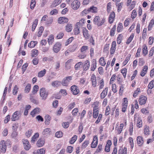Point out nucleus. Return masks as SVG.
I'll return each instance as SVG.
<instances>
[{"instance_id": "nucleus-8", "label": "nucleus", "mask_w": 154, "mask_h": 154, "mask_svg": "<svg viewBox=\"0 0 154 154\" xmlns=\"http://www.w3.org/2000/svg\"><path fill=\"white\" fill-rule=\"evenodd\" d=\"M80 2L78 0H74L71 3V7L73 9L77 10L80 7Z\"/></svg>"}, {"instance_id": "nucleus-21", "label": "nucleus", "mask_w": 154, "mask_h": 154, "mask_svg": "<svg viewBox=\"0 0 154 154\" xmlns=\"http://www.w3.org/2000/svg\"><path fill=\"white\" fill-rule=\"evenodd\" d=\"M40 110L39 108H36L31 112L30 115L32 117H34L36 114H38L40 112Z\"/></svg>"}, {"instance_id": "nucleus-28", "label": "nucleus", "mask_w": 154, "mask_h": 154, "mask_svg": "<svg viewBox=\"0 0 154 154\" xmlns=\"http://www.w3.org/2000/svg\"><path fill=\"white\" fill-rule=\"evenodd\" d=\"M90 66V63L89 60H86L83 66V68L84 70L87 71L88 70Z\"/></svg>"}, {"instance_id": "nucleus-11", "label": "nucleus", "mask_w": 154, "mask_h": 154, "mask_svg": "<svg viewBox=\"0 0 154 154\" xmlns=\"http://www.w3.org/2000/svg\"><path fill=\"white\" fill-rule=\"evenodd\" d=\"M62 44L60 42H57L55 43L53 47V50L55 53H57L60 50Z\"/></svg>"}, {"instance_id": "nucleus-60", "label": "nucleus", "mask_w": 154, "mask_h": 154, "mask_svg": "<svg viewBox=\"0 0 154 154\" xmlns=\"http://www.w3.org/2000/svg\"><path fill=\"white\" fill-rule=\"evenodd\" d=\"M137 13L135 9L133 10L131 13V17L132 19H134L137 17Z\"/></svg>"}, {"instance_id": "nucleus-51", "label": "nucleus", "mask_w": 154, "mask_h": 154, "mask_svg": "<svg viewBox=\"0 0 154 154\" xmlns=\"http://www.w3.org/2000/svg\"><path fill=\"white\" fill-rule=\"evenodd\" d=\"M103 144L100 143L98 146L97 148V149L95 153H97L101 152L103 149Z\"/></svg>"}, {"instance_id": "nucleus-52", "label": "nucleus", "mask_w": 154, "mask_h": 154, "mask_svg": "<svg viewBox=\"0 0 154 154\" xmlns=\"http://www.w3.org/2000/svg\"><path fill=\"white\" fill-rule=\"evenodd\" d=\"M154 24V20L152 19L150 21L148 26V29L149 31H151Z\"/></svg>"}, {"instance_id": "nucleus-18", "label": "nucleus", "mask_w": 154, "mask_h": 154, "mask_svg": "<svg viewBox=\"0 0 154 154\" xmlns=\"http://www.w3.org/2000/svg\"><path fill=\"white\" fill-rule=\"evenodd\" d=\"M116 44L115 41H113L111 44V47L110 49V54H113L116 51Z\"/></svg>"}, {"instance_id": "nucleus-49", "label": "nucleus", "mask_w": 154, "mask_h": 154, "mask_svg": "<svg viewBox=\"0 0 154 154\" xmlns=\"http://www.w3.org/2000/svg\"><path fill=\"white\" fill-rule=\"evenodd\" d=\"M131 56V54H129L128 55V56L126 57L125 60L123 62V66H125L127 64L128 62L130 60Z\"/></svg>"}, {"instance_id": "nucleus-23", "label": "nucleus", "mask_w": 154, "mask_h": 154, "mask_svg": "<svg viewBox=\"0 0 154 154\" xmlns=\"http://www.w3.org/2000/svg\"><path fill=\"white\" fill-rule=\"evenodd\" d=\"M137 144L140 146H142L144 143V139L143 137L138 136L137 138Z\"/></svg>"}, {"instance_id": "nucleus-43", "label": "nucleus", "mask_w": 154, "mask_h": 154, "mask_svg": "<svg viewBox=\"0 0 154 154\" xmlns=\"http://www.w3.org/2000/svg\"><path fill=\"white\" fill-rule=\"evenodd\" d=\"M147 29L146 28H144L143 30L142 34V38L143 40H145L147 36Z\"/></svg>"}, {"instance_id": "nucleus-48", "label": "nucleus", "mask_w": 154, "mask_h": 154, "mask_svg": "<svg viewBox=\"0 0 154 154\" xmlns=\"http://www.w3.org/2000/svg\"><path fill=\"white\" fill-rule=\"evenodd\" d=\"M54 37L53 35H51L48 39V42L49 45H52L54 42Z\"/></svg>"}, {"instance_id": "nucleus-64", "label": "nucleus", "mask_w": 154, "mask_h": 154, "mask_svg": "<svg viewBox=\"0 0 154 154\" xmlns=\"http://www.w3.org/2000/svg\"><path fill=\"white\" fill-rule=\"evenodd\" d=\"M154 87V80H152L149 83L147 87L149 89H152Z\"/></svg>"}, {"instance_id": "nucleus-2", "label": "nucleus", "mask_w": 154, "mask_h": 154, "mask_svg": "<svg viewBox=\"0 0 154 154\" xmlns=\"http://www.w3.org/2000/svg\"><path fill=\"white\" fill-rule=\"evenodd\" d=\"M11 142L10 140H8L6 141L2 140L0 142V145L1 146V149L3 152H5L7 149V146H10Z\"/></svg>"}, {"instance_id": "nucleus-30", "label": "nucleus", "mask_w": 154, "mask_h": 154, "mask_svg": "<svg viewBox=\"0 0 154 154\" xmlns=\"http://www.w3.org/2000/svg\"><path fill=\"white\" fill-rule=\"evenodd\" d=\"M62 0H54L52 2L51 6V8L55 7L60 4Z\"/></svg>"}, {"instance_id": "nucleus-3", "label": "nucleus", "mask_w": 154, "mask_h": 154, "mask_svg": "<svg viewBox=\"0 0 154 154\" xmlns=\"http://www.w3.org/2000/svg\"><path fill=\"white\" fill-rule=\"evenodd\" d=\"M128 99L127 97H124L122 100V111L123 112H125L128 108Z\"/></svg>"}, {"instance_id": "nucleus-24", "label": "nucleus", "mask_w": 154, "mask_h": 154, "mask_svg": "<svg viewBox=\"0 0 154 154\" xmlns=\"http://www.w3.org/2000/svg\"><path fill=\"white\" fill-rule=\"evenodd\" d=\"M142 53L143 56L144 57L146 56L148 54V47L146 44H143L142 47Z\"/></svg>"}, {"instance_id": "nucleus-53", "label": "nucleus", "mask_w": 154, "mask_h": 154, "mask_svg": "<svg viewBox=\"0 0 154 154\" xmlns=\"http://www.w3.org/2000/svg\"><path fill=\"white\" fill-rule=\"evenodd\" d=\"M45 150L44 149H41L37 150L36 152L34 151L33 153L34 154H45Z\"/></svg>"}, {"instance_id": "nucleus-45", "label": "nucleus", "mask_w": 154, "mask_h": 154, "mask_svg": "<svg viewBox=\"0 0 154 154\" xmlns=\"http://www.w3.org/2000/svg\"><path fill=\"white\" fill-rule=\"evenodd\" d=\"M116 29V25H115L113 26V27L111 29L110 31V35L111 37H113L114 36Z\"/></svg>"}, {"instance_id": "nucleus-46", "label": "nucleus", "mask_w": 154, "mask_h": 154, "mask_svg": "<svg viewBox=\"0 0 154 154\" xmlns=\"http://www.w3.org/2000/svg\"><path fill=\"white\" fill-rule=\"evenodd\" d=\"M99 62L100 65L102 66H104L106 64V62L104 58L103 57L100 58L99 60Z\"/></svg>"}, {"instance_id": "nucleus-39", "label": "nucleus", "mask_w": 154, "mask_h": 154, "mask_svg": "<svg viewBox=\"0 0 154 154\" xmlns=\"http://www.w3.org/2000/svg\"><path fill=\"white\" fill-rule=\"evenodd\" d=\"M149 128V126L145 125L144 129V134L145 135H148L150 134Z\"/></svg>"}, {"instance_id": "nucleus-50", "label": "nucleus", "mask_w": 154, "mask_h": 154, "mask_svg": "<svg viewBox=\"0 0 154 154\" xmlns=\"http://www.w3.org/2000/svg\"><path fill=\"white\" fill-rule=\"evenodd\" d=\"M134 125L133 123L131 122L130 123L128 129V131L129 132V134L131 136L133 135V130Z\"/></svg>"}, {"instance_id": "nucleus-29", "label": "nucleus", "mask_w": 154, "mask_h": 154, "mask_svg": "<svg viewBox=\"0 0 154 154\" xmlns=\"http://www.w3.org/2000/svg\"><path fill=\"white\" fill-rule=\"evenodd\" d=\"M39 134L37 132L35 133L34 134L32 137L31 140V142L34 143L36 141L39 137Z\"/></svg>"}, {"instance_id": "nucleus-5", "label": "nucleus", "mask_w": 154, "mask_h": 154, "mask_svg": "<svg viewBox=\"0 0 154 154\" xmlns=\"http://www.w3.org/2000/svg\"><path fill=\"white\" fill-rule=\"evenodd\" d=\"M137 120V126L138 128H141L143 125L142 121L141 118L137 113L135 114L134 116V120Z\"/></svg>"}, {"instance_id": "nucleus-14", "label": "nucleus", "mask_w": 154, "mask_h": 154, "mask_svg": "<svg viewBox=\"0 0 154 154\" xmlns=\"http://www.w3.org/2000/svg\"><path fill=\"white\" fill-rule=\"evenodd\" d=\"M98 137L96 135L94 136L92 142L91 144V147L92 148H95L98 144Z\"/></svg>"}, {"instance_id": "nucleus-36", "label": "nucleus", "mask_w": 154, "mask_h": 154, "mask_svg": "<svg viewBox=\"0 0 154 154\" xmlns=\"http://www.w3.org/2000/svg\"><path fill=\"white\" fill-rule=\"evenodd\" d=\"M119 94L120 96H122L123 94L124 89V85L123 84L120 85L119 87Z\"/></svg>"}, {"instance_id": "nucleus-31", "label": "nucleus", "mask_w": 154, "mask_h": 154, "mask_svg": "<svg viewBox=\"0 0 154 154\" xmlns=\"http://www.w3.org/2000/svg\"><path fill=\"white\" fill-rule=\"evenodd\" d=\"M51 130L49 128H47L45 129L42 132L43 135L48 136L51 134Z\"/></svg>"}, {"instance_id": "nucleus-17", "label": "nucleus", "mask_w": 154, "mask_h": 154, "mask_svg": "<svg viewBox=\"0 0 154 154\" xmlns=\"http://www.w3.org/2000/svg\"><path fill=\"white\" fill-rule=\"evenodd\" d=\"M82 32L84 38H85L86 39H89L90 37V35L88 30L85 28L84 27L82 29Z\"/></svg>"}, {"instance_id": "nucleus-58", "label": "nucleus", "mask_w": 154, "mask_h": 154, "mask_svg": "<svg viewBox=\"0 0 154 154\" xmlns=\"http://www.w3.org/2000/svg\"><path fill=\"white\" fill-rule=\"evenodd\" d=\"M46 72V69H44L43 70H42L38 72V76L39 78L42 77L45 75Z\"/></svg>"}, {"instance_id": "nucleus-26", "label": "nucleus", "mask_w": 154, "mask_h": 154, "mask_svg": "<svg viewBox=\"0 0 154 154\" xmlns=\"http://www.w3.org/2000/svg\"><path fill=\"white\" fill-rule=\"evenodd\" d=\"M45 143V140L44 139L40 138L37 141L36 145L38 147H41L44 145Z\"/></svg>"}, {"instance_id": "nucleus-35", "label": "nucleus", "mask_w": 154, "mask_h": 154, "mask_svg": "<svg viewBox=\"0 0 154 154\" xmlns=\"http://www.w3.org/2000/svg\"><path fill=\"white\" fill-rule=\"evenodd\" d=\"M127 150L126 147H124L123 149L120 148L118 150V154H127Z\"/></svg>"}, {"instance_id": "nucleus-56", "label": "nucleus", "mask_w": 154, "mask_h": 154, "mask_svg": "<svg viewBox=\"0 0 154 154\" xmlns=\"http://www.w3.org/2000/svg\"><path fill=\"white\" fill-rule=\"evenodd\" d=\"M38 42L36 41H32L28 44V46L29 48H34L37 44Z\"/></svg>"}, {"instance_id": "nucleus-10", "label": "nucleus", "mask_w": 154, "mask_h": 154, "mask_svg": "<svg viewBox=\"0 0 154 154\" xmlns=\"http://www.w3.org/2000/svg\"><path fill=\"white\" fill-rule=\"evenodd\" d=\"M70 90L72 94L74 95L78 94L80 92L78 87L75 85H72L71 87Z\"/></svg>"}, {"instance_id": "nucleus-7", "label": "nucleus", "mask_w": 154, "mask_h": 154, "mask_svg": "<svg viewBox=\"0 0 154 154\" xmlns=\"http://www.w3.org/2000/svg\"><path fill=\"white\" fill-rule=\"evenodd\" d=\"M21 115L20 111H15L12 115L11 118V120L13 121H15L18 120L21 116Z\"/></svg>"}, {"instance_id": "nucleus-54", "label": "nucleus", "mask_w": 154, "mask_h": 154, "mask_svg": "<svg viewBox=\"0 0 154 154\" xmlns=\"http://www.w3.org/2000/svg\"><path fill=\"white\" fill-rule=\"evenodd\" d=\"M136 3V1H134L132 2L130 4V5L129 6L128 9L130 11H131L134 9Z\"/></svg>"}, {"instance_id": "nucleus-40", "label": "nucleus", "mask_w": 154, "mask_h": 154, "mask_svg": "<svg viewBox=\"0 0 154 154\" xmlns=\"http://www.w3.org/2000/svg\"><path fill=\"white\" fill-rule=\"evenodd\" d=\"M72 60L71 59L68 60L65 63V67L67 69H70L71 68V62Z\"/></svg>"}, {"instance_id": "nucleus-61", "label": "nucleus", "mask_w": 154, "mask_h": 154, "mask_svg": "<svg viewBox=\"0 0 154 154\" xmlns=\"http://www.w3.org/2000/svg\"><path fill=\"white\" fill-rule=\"evenodd\" d=\"M140 88H137L136 90L134 91L133 94V96L134 97H136L138 95L140 92Z\"/></svg>"}, {"instance_id": "nucleus-1", "label": "nucleus", "mask_w": 154, "mask_h": 154, "mask_svg": "<svg viewBox=\"0 0 154 154\" xmlns=\"http://www.w3.org/2000/svg\"><path fill=\"white\" fill-rule=\"evenodd\" d=\"M105 19L104 18H101L98 16L95 17L93 20V22L94 25L98 27L102 26L104 23Z\"/></svg>"}, {"instance_id": "nucleus-55", "label": "nucleus", "mask_w": 154, "mask_h": 154, "mask_svg": "<svg viewBox=\"0 0 154 154\" xmlns=\"http://www.w3.org/2000/svg\"><path fill=\"white\" fill-rule=\"evenodd\" d=\"M123 37V36L122 34H119L118 35L116 39L117 43L118 44H120L121 43Z\"/></svg>"}, {"instance_id": "nucleus-63", "label": "nucleus", "mask_w": 154, "mask_h": 154, "mask_svg": "<svg viewBox=\"0 0 154 154\" xmlns=\"http://www.w3.org/2000/svg\"><path fill=\"white\" fill-rule=\"evenodd\" d=\"M111 90L114 93H116L117 91V86L116 84H112L111 86Z\"/></svg>"}, {"instance_id": "nucleus-38", "label": "nucleus", "mask_w": 154, "mask_h": 154, "mask_svg": "<svg viewBox=\"0 0 154 154\" xmlns=\"http://www.w3.org/2000/svg\"><path fill=\"white\" fill-rule=\"evenodd\" d=\"M90 12L93 13H96L98 11V9L97 7L94 6H92L89 8Z\"/></svg>"}, {"instance_id": "nucleus-22", "label": "nucleus", "mask_w": 154, "mask_h": 154, "mask_svg": "<svg viewBox=\"0 0 154 154\" xmlns=\"http://www.w3.org/2000/svg\"><path fill=\"white\" fill-rule=\"evenodd\" d=\"M115 17V13L114 11H112L109 14L108 18V21L109 23L111 24L113 23Z\"/></svg>"}, {"instance_id": "nucleus-4", "label": "nucleus", "mask_w": 154, "mask_h": 154, "mask_svg": "<svg viewBox=\"0 0 154 154\" xmlns=\"http://www.w3.org/2000/svg\"><path fill=\"white\" fill-rule=\"evenodd\" d=\"M126 125L127 121L125 120L124 123H122L120 124L119 127H118V125L117 124L116 125V126L115 127V131H116L117 134H120L122 132L124 126H125Z\"/></svg>"}, {"instance_id": "nucleus-6", "label": "nucleus", "mask_w": 154, "mask_h": 154, "mask_svg": "<svg viewBox=\"0 0 154 154\" xmlns=\"http://www.w3.org/2000/svg\"><path fill=\"white\" fill-rule=\"evenodd\" d=\"M48 95V92L45 88H42L40 90V95L43 100H45Z\"/></svg>"}, {"instance_id": "nucleus-25", "label": "nucleus", "mask_w": 154, "mask_h": 154, "mask_svg": "<svg viewBox=\"0 0 154 154\" xmlns=\"http://www.w3.org/2000/svg\"><path fill=\"white\" fill-rule=\"evenodd\" d=\"M112 145V142L110 140H108L105 147V151L106 152H109L110 150V147Z\"/></svg>"}, {"instance_id": "nucleus-42", "label": "nucleus", "mask_w": 154, "mask_h": 154, "mask_svg": "<svg viewBox=\"0 0 154 154\" xmlns=\"http://www.w3.org/2000/svg\"><path fill=\"white\" fill-rule=\"evenodd\" d=\"M99 90L103 89L104 86V82L103 79H101L99 82Z\"/></svg>"}, {"instance_id": "nucleus-62", "label": "nucleus", "mask_w": 154, "mask_h": 154, "mask_svg": "<svg viewBox=\"0 0 154 154\" xmlns=\"http://www.w3.org/2000/svg\"><path fill=\"white\" fill-rule=\"evenodd\" d=\"M31 85L30 84H28L24 89V91L26 93H29L30 91Z\"/></svg>"}, {"instance_id": "nucleus-34", "label": "nucleus", "mask_w": 154, "mask_h": 154, "mask_svg": "<svg viewBox=\"0 0 154 154\" xmlns=\"http://www.w3.org/2000/svg\"><path fill=\"white\" fill-rule=\"evenodd\" d=\"M99 109H93V112L92 113L93 117L94 119H96L99 114Z\"/></svg>"}, {"instance_id": "nucleus-32", "label": "nucleus", "mask_w": 154, "mask_h": 154, "mask_svg": "<svg viewBox=\"0 0 154 154\" xmlns=\"http://www.w3.org/2000/svg\"><path fill=\"white\" fill-rule=\"evenodd\" d=\"M81 26H77V24H76L74 29L73 30V32L75 35H77L79 34L80 33V28Z\"/></svg>"}, {"instance_id": "nucleus-57", "label": "nucleus", "mask_w": 154, "mask_h": 154, "mask_svg": "<svg viewBox=\"0 0 154 154\" xmlns=\"http://www.w3.org/2000/svg\"><path fill=\"white\" fill-rule=\"evenodd\" d=\"M77 137V136L76 135H74L69 140V143L71 144H73L76 140Z\"/></svg>"}, {"instance_id": "nucleus-37", "label": "nucleus", "mask_w": 154, "mask_h": 154, "mask_svg": "<svg viewBox=\"0 0 154 154\" xmlns=\"http://www.w3.org/2000/svg\"><path fill=\"white\" fill-rule=\"evenodd\" d=\"M134 36V33H131L130 36L128 38L126 42L127 45H129L132 41Z\"/></svg>"}, {"instance_id": "nucleus-9", "label": "nucleus", "mask_w": 154, "mask_h": 154, "mask_svg": "<svg viewBox=\"0 0 154 154\" xmlns=\"http://www.w3.org/2000/svg\"><path fill=\"white\" fill-rule=\"evenodd\" d=\"M72 80V76H68L64 78L62 81V85L63 86H67L70 81Z\"/></svg>"}, {"instance_id": "nucleus-27", "label": "nucleus", "mask_w": 154, "mask_h": 154, "mask_svg": "<svg viewBox=\"0 0 154 154\" xmlns=\"http://www.w3.org/2000/svg\"><path fill=\"white\" fill-rule=\"evenodd\" d=\"M97 61L96 60L94 59L91 62V71H94L97 68Z\"/></svg>"}, {"instance_id": "nucleus-47", "label": "nucleus", "mask_w": 154, "mask_h": 154, "mask_svg": "<svg viewBox=\"0 0 154 154\" xmlns=\"http://www.w3.org/2000/svg\"><path fill=\"white\" fill-rule=\"evenodd\" d=\"M88 49V47L87 46L83 45L82 47L80 49L81 53H85L86 52Z\"/></svg>"}, {"instance_id": "nucleus-16", "label": "nucleus", "mask_w": 154, "mask_h": 154, "mask_svg": "<svg viewBox=\"0 0 154 154\" xmlns=\"http://www.w3.org/2000/svg\"><path fill=\"white\" fill-rule=\"evenodd\" d=\"M148 67L147 65H145L143 67L140 72V75L141 77L144 76L147 73Z\"/></svg>"}, {"instance_id": "nucleus-12", "label": "nucleus", "mask_w": 154, "mask_h": 154, "mask_svg": "<svg viewBox=\"0 0 154 154\" xmlns=\"http://www.w3.org/2000/svg\"><path fill=\"white\" fill-rule=\"evenodd\" d=\"M23 142L24 149L26 150H29L31 147V146L27 139L23 140Z\"/></svg>"}, {"instance_id": "nucleus-33", "label": "nucleus", "mask_w": 154, "mask_h": 154, "mask_svg": "<svg viewBox=\"0 0 154 154\" xmlns=\"http://www.w3.org/2000/svg\"><path fill=\"white\" fill-rule=\"evenodd\" d=\"M72 29V25L68 23L65 26V30L68 32H71Z\"/></svg>"}, {"instance_id": "nucleus-41", "label": "nucleus", "mask_w": 154, "mask_h": 154, "mask_svg": "<svg viewBox=\"0 0 154 154\" xmlns=\"http://www.w3.org/2000/svg\"><path fill=\"white\" fill-rule=\"evenodd\" d=\"M123 29V27L122 24L121 23H119L117 25V31L118 32H122Z\"/></svg>"}, {"instance_id": "nucleus-19", "label": "nucleus", "mask_w": 154, "mask_h": 154, "mask_svg": "<svg viewBox=\"0 0 154 154\" xmlns=\"http://www.w3.org/2000/svg\"><path fill=\"white\" fill-rule=\"evenodd\" d=\"M108 91V88L107 87H106L103 89L100 94V97L101 99H103L105 98L107 94Z\"/></svg>"}, {"instance_id": "nucleus-59", "label": "nucleus", "mask_w": 154, "mask_h": 154, "mask_svg": "<svg viewBox=\"0 0 154 154\" xmlns=\"http://www.w3.org/2000/svg\"><path fill=\"white\" fill-rule=\"evenodd\" d=\"M127 72V69L126 68H122L121 70V72L122 74L123 77L125 78Z\"/></svg>"}, {"instance_id": "nucleus-44", "label": "nucleus", "mask_w": 154, "mask_h": 154, "mask_svg": "<svg viewBox=\"0 0 154 154\" xmlns=\"http://www.w3.org/2000/svg\"><path fill=\"white\" fill-rule=\"evenodd\" d=\"M51 120V117L49 115H47L45 117V123L46 125H48Z\"/></svg>"}, {"instance_id": "nucleus-13", "label": "nucleus", "mask_w": 154, "mask_h": 154, "mask_svg": "<svg viewBox=\"0 0 154 154\" xmlns=\"http://www.w3.org/2000/svg\"><path fill=\"white\" fill-rule=\"evenodd\" d=\"M147 100V98L146 96L141 95L140 97L138 100L139 104L141 105H144L146 104Z\"/></svg>"}, {"instance_id": "nucleus-15", "label": "nucleus", "mask_w": 154, "mask_h": 154, "mask_svg": "<svg viewBox=\"0 0 154 154\" xmlns=\"http://www.w3.org/2000/svg\"><path fill=\"white\" fill-rule=\"evenodd\" d=\"M91 81L92 86L94 88H95L97 85L96 77L94 74H92L91 77Z\"/></svg>"}, {"instance_id": "nucleus-20", "label": "nucleus", "mask_w": 154, "mask_h": 154, "mask_svg": "<svg viewBox=\"0 0 154 154\" xmlns=\"http://www.w3.org/2000/svg\"><path fill=\"white\" fill-rule=\"evenodd\" d=\"M69 19L66 17H61L58 19V23L60 24H64L68 22Z\"/></svg>"}]
</instances>
